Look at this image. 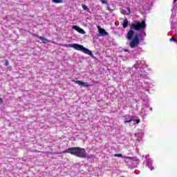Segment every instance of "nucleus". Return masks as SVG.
Listing matches in <instances>:
<instances>
[{
	"label": "nucleus",
	"instance_id": "1",
	"mask_svg": "<svg viewBox=\"0 0 177 177\" xmlns=\"http://www.w3.org/2000/svg\"><path fill=\"white\" fill-rule=\"evenodd\" d=\"M133 30L135 31H143L146 30V21L142 20L141 22L139 21H136L135 23L131 24L130 30L127 35V39L131 40L132 38H133Z\"/></svg>",
	"mask_w": 177,
	"mask_h": 177
},
{
	"label": "nucleus",
	"instance_id": "2",
	"mask_svg": "<svg viewBox=\"0 0 177 177\" xmlns=\"http://www.w3.org/2000/svg\"><path fill=\"white\" fill-rule=\"evenodd\" d=\"M62 153L64 154L68 153L69 154L75 156V157H78L79 158H86V157H88V153H86V150H85V148L81 147H69L63 151Z\"/></svg>",
	"mask_w": 177,
	"mask_h": 177
},
{
	"label": "nucleus",
	"instance_id": "3",
	"mask_svg": "<svg viewBox=\"0 0 177 177\" xmlns=\"http://www.w3.org/2000/svg\"><path fill=\"white\" fill-rule=\"evenodd\" d=\"M65 46H68V48H73L76 50H79L80 52H83L86 55H88L91 57H93V53L91 51V50L84 47V46L78 44H65Z\"/></svg>",
	"mask_w": 177,
	"mask_h": 177
},
{
	"label": "nucleus",
	"instance_id": "4",
	"mask_svg": "<svg viewBox=\"0 0 177 177\" xmlns=\"http://www.w3.org/2000/svg\"><path fill=\"white\" fill-rule=\"evenodd\" d=\"M139 44H140V40L139 39V35L136 34L133 39L130 41L129 46L133 49V48H136L139 45Z\"/></svg>",
	"mask_w": 177,
	"mask_h": 177
},
{
	"label": "nucleus",
	"instance_id": "5",
	"mask_svg": "<svg viewBox=\"0 0 177 177\" xmlns=\"http://www.w3.org/2000/svg\"><path fill=\"white\" fill-rule=\"evenodd\" d=\"M75 84H77L80 86H84L85 88H89V86H92V84H88V82H84L81 80L74 81Z\"/></svg>",
	"mask_w": 177,
	"mask_h": 177
},
{
	"label": "nucleus",
	"instance_id": "6",
	"mask_svg": "<svg viewBox=\"0 0 177 177\" xmlns=\"http://www.w3.org/2000/svg\"><path fill=\"white\" fill-rule=\"evenodd\" d=\"M35 37H37V38H39V39H40L41 41H42L43 44H49V42H50V40L42 37V36H39L38 35H36Z\"/></svg>",
	"mask_w": 177,
	"mask_h": 177
},
{
	"label": "nucleus",
	"instance_id": "7",
	"mask_svg": "<svg viewBox=\"0 0 177 177\" xmlns=\"http://www.w3.org/2000/svg\"><path fill=\"white\" fill-rule=\"evenodd\" d=\"M73 30H75L79 32L80 34H85V30L84 29L80 28L78 26H73Z\"/></svg>",
	"mask_w": 177,
	"mask_h": 177
},
{
	"label": "nucleus",
	"instance_id": "8",
	"mask_svg": "<svg viewBox=\"0 0 177 177\" xmlns=\"http://www.w3.org/2000/svg\"><path fill=\"white\" fill-rule=\"evenodd\" d=\"M97 28L99 30L100 35H102V37H104V35H109V33L104 28H100V26H97Z\"/></svg>",
	"mask_w": 177,
	"mask_h": 177
},
{
	"label": "nucleus",
	"instance_id": "9",
	"mask_svg": "<svg viewBox=\"0 0 177 177\" xmlns=\"http://www.w3.org/2000/svg\"><path fill=\"white\" fill-rule=\"evenodd\" d=\"M128 12H127V11L124 9L120 10V12L122 13V15H131V10L129 8H128Z\"/></svg>",
	"mask_w": 177,
	"mask_h": 177
},
{
	"label": "nucleus",
	"instance_id": "10",
	"mask_svg": "<svg viewBox=\"0 0 177 177\" xmlns=\"http://www.w3.org/2000/svg\"><path fill=\"white\" fill-rule=\"evenodd\" d=\"M128 24H129V21L127 19H125L123 21V28H127L128 27Z\"/></svg>",
	"mask_w": 177,
	"mask_h": 177
},
{
	"label": "nucleus",
	"instance_id": "11",
	"mask_svg": "<svg viewBox=\"0 0 177 177\" xmlns=\"http://www.w3.org/2000/svg\"><path fill=\"white\" fill-rule=\"evenodd\" d=\"M82 7L83 10H86V12H89V8L85 4H82Z\"/></svg>",
	"mask_w": 177,
	"mask_h": 177
},
{
	"label": "nucleus",
	"instance_id": "12",
	"mask_svg": "<svg viewBox=\"0 0 177 177\" xmlns=\"http://www.w3.org/2000/svg\"><path fill=\"white\" fill-rule=\"evenodd\" d=\"M55 3H63V0H52Z\"/></svg>",
	"mask_w": 177,
	"mask_h": 177
},
{
	"label": "nucleus",
	"instance_id": "13",
	"mask_svg": "<svg viewBox=\"0 0 177 177\" xmlns=\"http://www.w3.org/2000/svg\"><path fill=\"white\" fill-rule=\"evenodd\" d=\"M114 157L121 158V157H122V153H115V154H114Z\"/></svg>",
	"mask_w": 177,
	"mask_h": 177
},
{
	"label": "nucleus",
	"instance_id": "14",
	"mask_svg": "<svg viewBox=\"0 0 177 177\" xmlns=\"http://www.w3.org/2000/svg\"><path fill=\"white\" fill-rule=\"evenodd\" d=\"M124 158H125L126 160H132V157L131 156H124Z\"/></svg>",
	"mask_w": 177,
	"mask_h": 177
},
{
	"label": "nucleus",
	"instance_id": "15",
	"mask_svg": "<svg viewBox=\"0 0 177 177\" xmlns=\"http://www.w3.org/2000/svg\"><path fill=\"white\" fill-rule=\"evenodd\" d=\"M132 121H133V120H132V119H130V120H125V121H124V124H127V123H128V122H132Z\"/></svg>",
	"mask_w": 177,
	"mask_h": 177
},
{
	"label": "nucleus",
	"instance_id": "16",
	"mask_svg": "<svg viewBox=\"0 0 177 177\" xmlns=\"http://www.w3.org/2000/svg\"><path fill=\"white\" fill-rule=\"evenodd\" d=\"M102 3H103L104 5H107V1H106V0H100Z\"/></svg>",
	"mask_w": 177,
	"mask_h": 177
},
{
	"label": "nucleus",
	"instance_id": "17",
	"mask_svg": "<svg viewBox=\"0 0 177 177\" xmlns=\"http://www.w3.org/2000/svg\"><path fill=\"white\" fill-rule=\"evenodd\" d=\"M170 41H174V42H177V41H176V39L175 37H171V38L170 39Z\"/></svg>",
	"mask_w": 177,
	"mask_h": 177
},
{
	"label": "nucleus",
	"instance_id": "18",
	"mask_svg": "<svg viewBox=\"0 0 177 177\" xmlns=\"http://www.w3.org/2000/svg\"><path fill=\"white\" fill-rule=\"evenodd\" d=\"M5 66H9V61L8 60L6 61Z\"/></svg>",
	"mask_w": 177,
	"mask_h": 177
},
{
	"label": "nucleus",
	"instance_id": "19",
	"mask_svg": "<svg viewBox=\"0 0 177 177\" xmlns=\"http://www.w3.org/2000/svg\"><path fill=\"white\" fill-rule=\"evenodd\" d=\"M136 124H139L140 122V120H136Z\"/></svg>",
	"mask_w": 177,
	"mask_h": 177
},
{
	"label": "nucleus",
	"instance_id": "20",
	"mask_svg": "<svg viewBox=\"0 0 177 177\" xmlns=\"http://www.w3.org/2000/svg\"><path fill=\"white\" fill-rule=\"evenodd\" d=\"M106 9L107 10H109V12H111V8H110V7H107Z\"/></svg>",
	"mask_w": 177,
	"mask_h": 177
},
{
	"label": "nucleus",
	"instance_id": "21",
	"mask_svg": "<svg viewBox=\"0 0 177 177\" xmlns=\"http://www.w3.org/2000/svg\"><path fill=\"white\" fill-rule=\"evenodd\" d=\"M0 103H1V104H2V103H3V100H2V98H0Z\"/></svg>",
	"mask_w": 177,
	"mask_h": 177
},
{
	"label": "nucleus",
	"instance_id": "22",
	"mask_svg": "<svg viewBox=\"0 0 177 177\" xmlns=\"http://www.w3.org/2000/svg\"><path fill=\"white\" fill-rule=\"evenodd\" d=\"M174 2H176V0H174Z\"/></svg>",
	"mask_w": 177,
	"mask_h": 177
}]
</instances>
